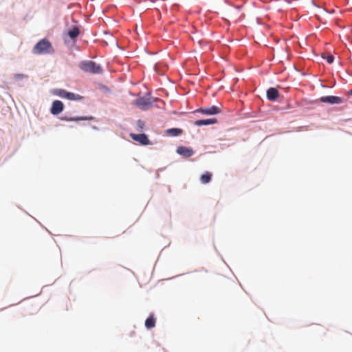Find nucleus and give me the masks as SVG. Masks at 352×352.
<instances>
[{
  "label": "nucleus",
  "instance_id": "nucleus-1",
  "mask_svg": "<svg viewBox=\"0 0 352 352\" xmlns=\"http://www.w3.org/2000/svg\"><path fill=\"white\" fill-rule=\"evenodd\" d=\"M54 50L52 44L46 38H43L39 41L32 50L33 53L35 54H50Z\"/></svg>",
  "mask_w": 352,
  "mask_h": 352
},
{
  "label": "nucleus",
  "instance_id": "nucleus-2",
  "mask_svg": "<svg viewBox=\"0 0 352 352\" xmlns=\"http://www.w3.org/2000/svg\"><path fill=\"white\" fill-rule=\"evenodd\" d=\"M80 68L85 72L91 74H101L102 68L100 65L92 60H85L80 63Z\"/></svg>",
  "mask_w": 352,
  "mask_h": 352
},
{
  "label": "nucleus",
  "instance_id": "nucleus-3",
  "mask_svg": "<svg viewBox=\"0 0 352 352\" xmlns=\"http://www.w3.org/2000/svg\"><path fill=\"white\" fill-rule=\"evenodd\" d=\"M130 137L134 141L138 142L141 145H149L151 144V142L148 140L147 135L144 133L141 134H135L130 133Z\"/></svg>",
  "mask_w": 352,
  "mask_h": 352
},
{
  "label": "nucleus",
  "instance_id": "nucleus-4",
  "mask_svg": "<svg viewBox=\"0 0 352 352\" xmlns=\"http://www.w3.org/2000/svg\"><path fill=\"white\" fill-rule=\"evenodd\" d=\"M196 111L205 115H215L221 113V109L220 107L213 105L210 107L198 109Z\"/></svg>",
  "mask_w": 352,
  "mask_h": 352
},
{
  "label": "nucleus",
  "instance_id": "nucleus-5",
  "mask_svg": "<svg viewBox=\"0 0 352 352\" xmlns=\"http://www.w3.org/2000/svg\"><path fill=\"white\" fill-rule=\"evenodd\" d=\"M319 100L321 102L329 104H340L343 101L340 97L334 96H322L319 99Z\"/></svg>",
  "mask_w": 352,
  "mask_h": 352
},
{
  "label": "nucleus",
  "instance_id": "nucleus-6",
  "mask_svg": "<svg viewBox=\"0 0 352 352\" xmlns=\"http://www.w3.org/2000/svg\"><path fill=\"white\" fill-rule=\"evenodd\" d=\"M64 105L60 100L53 102L50 111L53 115H58L63 110Z\"/></svg>",
  "mask_w": 352,
  "mask_h": 352
},
{
  "label": "nucleus",
  "instance_id": "nucleus-7",
  "mask_svg": "<svg viewBox=\"0 0 352 352\" xmlns=\"http://www.w3.org/2000/svg\"><path fill=\"white\" fill-rule=\"evenodd\" d=\"M279 97V93L277 89L270 87L267 90V98L270 101H275Z\"/></svg>",
  "mask_w": 352,
  "mask_h": 352
},
{
  "label": "nucleus",
  "instance_id": "nucleus-8",
  "mask_svg": "<svg viewBox=\"0 0 352 352\" xmlns=\"http://www.w3.org/2000/svg\"><path fill=\"white\" fill-rule=\"evenodd\" d=\"M177 152L185 157H191L194 153L191 148H187L186 146H179L177 149Z\"/></svg>",
  "mask_w": 352,
  "mask_h": 352
},
{
  "label": "nucleus",
  "instance_id": "nucleus-9",
  "mask_svg": "<svg viewBox=\"0 0 352 352\" xmlns=\"http://www.w3.org/2000/svg\"><path fill=\"white\" fill-rule=\"evenodd\" d=\"M217 122V120L216 118H208V119H203V120H197L195 122V125L197 126H204V125H210L214 124Z\"/></svg>",
  "mask_w": 352,
  "mask_h": 352
},
{
  "label": "nucleus",
  "instance_id": "nucleus-10",
  "mask_svg": "<svg viewBox=\"0 0 352 352\" xmlns=\"http://www.w3.org/2000/svg\"><path fill=\"white\" fill-rule=\"evenodd\" d=\"M155 318H154V316L152 314L145 321V327L146 329H150L155 326Z\"/></svg>",
  "mask_w": 352,
  "mask_h": 352
},
{
  "label": "nucleus",
  "instance_id": "nucleus-11",
  "mask_svg": "<svg viewBox=\"0 0 352 352\" xmlns=\"http://www.w3.org/2000/svg\"><path fill=\"white\" fill-rule=\"evenodd\" d=\"M183 133V130L178 128H172L166 131V134L170 136H178Z\"/></svg>",
  "mask_w": 352,
  "mask_h": 352
},
{
  "label": "nucleus",
  "instance_id": "nucleus-12",
  "mask_svg": "<svg viewBox=\"0 0 352 352\" xmlns=\"http://www.w3.org/2000/svg\"><path fill=\"white\" fill-rule=\"evenodd\" d=\"M135 104L140 107H144L151 104L148 99L140 98L135 100Z\"/></svg>",
  "mask_w": 352,
  "mask_h": 352
},
{
  "label": "nucleus",
  "instance_id": "nucleus-13",
  "mask_svg": "<svg viewBox=\"0 0 352 352\" xmlns=\"http://www.w3.org/2000/svg\"><path fill=\"white\" fill-rule=\"evenodd\" d=\"M212 174L208 171L204 173L200 177V181L202 184H206L209 183L212 179Z\"/></svg>",
  "mask_w": 352,
  "mask_h": 352
},
{
  "label": "nucleus",
  "instance_id": "nucleus-14",
  "mask_svg": "<svg viewBox=\"0 0 352 352\" xmlns=\"http://www.w3.org/2000/svg\"><path fill=\"white\" fill-rule=\"evenodd\" d=\"M62 120H66V121H78V120H92L93 118L91 116L90 117H75V118H67V117H63L60 118Z\"/></svg>",
  "mask_w": 352,
  "mask_h": 352
},
{
  "label": "nucleus",
  "instance_id": "nucleus-15",
  "mask_svg": "<svg viewBox=\"0 0 352 352\" xmlns=\"http://www.w3.org/2000/svg\"><path fill=\"white\" fill-rule=\"evenodd\" d=\"M68 36L72 38L75 39L80 34L79 28L76 26L72 28V29L68 31Z\"/></svg>",
  "mask_w": 352,
  "mask_h": 352
},
{
  "label": "nucleus",
  "instance_id": "nucleus-16",
  "mask_svg": "<svg viewBox=\"0 0 352 352\" xmlns=\"http://www.w3.org/2000/svg\"><path fill=\"white\" fill-rule=\"evenodd\" d=\"M66 98L69 100H80L82 99V96L72 92H67Z\"/></svg>",
  "mask_w": 352,
  "mask_h": 352
},
{
  "label": "nucleus",
  "instance_id": "nucleus-17",
  "mask_svg": "<svg viewBox=\"0 0 352 352\" xmlns=\"http://www.w3.org/2000/svg\"><path fill=\"white\" fill-rule=\"evenodd\" d=\"M67 92L68 91H67L64 89H56L54 91V93L56 95H57L61 98H66Z\"/></svg>",
  "mask_w": 352,
  "mask_h": 352
},
{
  "label": "nucleus",
  "instance_id": "nucleus-18",
  "mask_svg": "<svg viewBox=\"0 0 352 352\" xmlns=\"http://www.w3.org/2000/svg\"><path fill=\"white\" fill-rule=\"evenodd\" d=\"M26 78H28V76L23 74H15L14 75V79L16 82L21 81Z\"/></svg>",
  "mask_w": 352,
  "mask_h": 352
},
{
  "label": "nucleus",
  "instance_id": "nucleus-19",
  "mask_svg": "<svg viewBox=\"0 0 352 352\" xmlns=\"http://www.w3.org/2000/svg\"><path fill=\"white\" fill-rule=\"evenodd\" d=\"M137 125H138V128L140 129V130H142L144 127V122L142 120H139L137 122Z\"/></svg>",
  "mask_w": 352,
  "mask_h": 352
},
{
  "label": "nucleus",
  "instance_id": "nucleus-20",
  "mask_svg": "<svg viewBox=\"0 0 352 352\" xmlns=\"http://www.w3.org/2000/svg\"><path fill=\"white\" fill-rule=\"evenodd\" d=\"M326 59H327V61L329 63L331 64L333 62V60H334V57L332 55H328L327 56Z\"/></svg>",
  "mask_w": 352,
  "mask_h": 352
},
{
  "label": "nucleus",
  "instance_id": "nucleus-21",
  "mask_svg": "<svg viewBox=\"0 0 352 352\" xmlns=\"http://www.w3.org/2000/svg\"><path fill=\"white\" fill-rule=\"evenodd\" d=\"M349 94L352 96V89L349 91Z\"/></svg>",
  "mask_w": 352,
  "mask_h": 352
}]
</instances>
